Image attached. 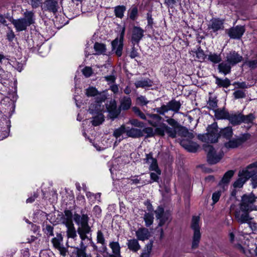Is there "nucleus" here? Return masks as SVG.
Segmentation results:
<instances>
[{
	"label": "nucleus",
	"mask_w": 257,
	"mask_h": 257,
	"mask_svg": "<svg viewBox=\"0 0 257 257\" xmlns=\"http://www.w3.org/2000/svg\"><path fill=\"white\" fill-rule=\"evenodd\" d=\"M74 220L77 225H80L77 229V232L82 241L84 240L87 238L86 234L91 231V228L88 225L89 217L88 215L83 214L80 216L77 213H75L74 214ZM80 245L81 247L82 246L86 248L82 241L81 242ZM81 249L82 248L81 247V249L78 251L79 257L82 256V254L80 253Z\"/></svg>",
	"instance_id": "obj_1"
},
{
	"label": "nucleus",
	"mask_w": 257,
	"mask_h": 257,
	"mask_svg": "<svg viewBox=\"0 0 257 257\" xmlns=\"http://www.w3.org/2000/svg\"><path fill=\"white\" fill-rule=\"evenodd\" d=\"M23 16V18L12 19L11 21L12 24L17 32L25 31L28 27L35 23V16L33 11L27 10Z\"/></svg>",
	"instance_id": "obj_2"
},
{
	"label": "nucleus",
	"mask_w": 257,
	"mask_h": 257,
	"mask_svg": "<svg viewBox=\"0 0 257 257\" xmlns=\"http://www.w3.org/2000/svg\"><path fill=\"white\" fill-rule=\"evenodd\" d=\"M207 131V133L206 134L198 135V138L201 141L207 143L216 142L219 137L217 123L214 122L208 125Z\"/></svg>",
	"instance_id": "obj_3"
},
{
	"label": "nucleus",
	"mask_w": 257,
	"mask_h": 257,
	"mask_svg": "<svg viewBox=\"0 0 257 257\" xmlns=\"http://www.w3.org/2000/svg\"><path fill=\"white\" fill-rule=\"evenodd\" d=\"M203 147L207 153V161L209 164H215L218 163L223 157V153L220 152L217 154L211 145L204 144Z\"/></svg>",
	"instance_id": "obj_4"
},
{
	"label": "nucleus",
	"mask_w": 257,
	"mask_h": 257,
	"mask_svg": "<svg viewBox=\"0 0 257 257\" xmlns=\"http://www.w3.org/2000/svg\"><path fill=\"white\" fill-rule=\"evenodd\" d=\"M257 197L252 193L245 194L241 197V202L239 203L242 208L246 209L247 210L251 211L256 210V208L254 205Z\"/></svg>",
	"instance_id": "obj_5"
},
{
	"label": "nucleus",
	"mask_w": 257,
	"mask_h": 257,
	"mask_svg": "<svg viewBox=\"0 0 257 257\" xmlns=\"http://www.w3.org/2000/svg\"><path fill=\"white\" fill-rule=\"evenodd\" d=\"M199 216H193L192 220L191 228L194 230L192 247L195 248L198 247L200 242L201 233L200 232V226Z\"/></svg>",
	"instance_id": "obj_6"
},
{
	"label": "nucleus",
	"mask_w": 257,
	"mask_h": 257,
	"mask_svg": "<svg viewBox=\"0 0 257 257\" xmlns=\"http://www.w3.org/2000/svg\"><path fill=\"white\" fill-rule=\"evenodd\" d=\"M125 30V27H123L120 33L119 38H115L111 42L112 50L115 51V54L118 57L122 55Z\"/></svg>",
	"instance_id": "obj_7"
},
{
	"label": "nucleus",
	"mask_w": 257,
	"mask_h": 257,
	"mask_svg": "<svg viewBox=\"0 0 257 257\" xmlns=\"http://www.w3.org/2000/svg\"><path fill=\"white\" fill-rule=\"evenodd\" d=\"M181 103L179 101L175 100H172L166 105H163L160 107L155 108L154 110L160 114H164L165 112L169 110H172L175 112H178L180 109Z\"/></svg>",
	"instance_id": "obj_8"
},
{
	"label": "nucleus",
	"mask_w": 257,
	"mask_h": 257,
	"mask_svg": "<svg viewBox=\"0 0 257 257\" xmlns=\"http://www.w3.org/2000/svg\"><path fill=\"white\" fill-rule=\"evenodd\" d=\"M250 212L251 211L247 210L246 209L242 208L241 206L239 205L238 208H237L234 212L235 218L240 224L247 223L252 219L249 214Z\"/></svg>",
	"instance_id": "obj_9"
},
{
	"label": "nucleus",
	"mask_w": 257,
	"mask_h": 257,
	"mask_svg": "<svg viewBox=\"0 0 257 257\" xmlns=\"http://www.w3.org/2000/svg\"><path fill=\"white\" fill-rule=\"evenodd\" d=\"M177 130L175 127H170L165 123H161L158 127H156L155 133L160 136H164L167 134L169 137L172 138H175L177 136Z\"/></svg>",
	"instance_id": "obj_10"
},
{
	"label": "nucleus",
	"mask_w": 257,
	"mask_h": 257,
	"mask_svg": "<svg viewBox=\"0 0 257 257\" xmlns=\"http://www.w3.org/2000/svg\"><path fill=\"white\" fill-rule=\"evenodd\" d=\"M249 134H244L236 139H233L232 140L230 139L228 142L224 143V146L226 148L228 149H234L237 148L242 144L244 143L246 141L249 139Z\"/></svg>",
	"instance_id": "obj_11"
},
{
	"label": "nucleus",
	"mask_w": 257,
	"mask_h": 257,
	"mask_svg": "<svg viewBox=\"0 0 257 257\" xmlns=\"http://www.w3.org/2000/svg\"><path fill=\"white\" fill-rule=\"evenodd\" d=\"M145 31L140 27L134 26L132 31L131 41L133 45L138 44L144 37Z\"/></svg>",
	"instance_id": "obj_12"
},
{
	"label": "nucleus",
	"mask_w": 257,
	"mask_h": 257,
	"mask_svg": "<svg viewBox=\"0 0 257 257\" xmlns=\"http://www.w3.org/2000/svg\"><path fill=\"white\" fill-rule=\"evenodd\" d=\"M224 21L219 18L211 19L208 25V29L211 30L213 32L216 33L219 31L223 30Z\"/></svg>",
	"instance_id": "obj_13"
},
{
	"label": "nucleus",
	"mask_w": 257,
	"mask_h": 257,
	"mask_svg": "<svg viewBox=\"0 0 257 257\" xmlns=\"http://www.w3.org/2000/svg\"><path fill=\"white\" fill-rule=\"evenodd\" d=\"M226 62L232 66L241 62L243 59L242 56L235 51H231L226 54L225 57Z\"/></svg>",
	"instance_id": "obj_14"
},
{
	"label": "nucleus",
	"mask_w": 257,
	"mask_h": 257,
	"mask_svg": "<svg viewBox=\"0 0 257 257\" xmlns=\"http://www.w3.org/2000/svg\"><path fill=\"white\" fill-rule=\"evenodd\" d=\"M106 107L111 118H116L120 113V110L117 108L116 102L114 99L107 101L106 103Z\"/></svg>",
	"instance_id": "obj_15"
},
{
	"label": "nucleus",
	"mask_w": 257,
	"mask_h": 257,
	"mask_svg": "<svg viewBox=\"0 0 257 257\" xmlns=\"http://www.w3.org/2000/svg\"><path fill=\"white\" fill-rule=\"evenodd\" d=\"M245 32L243 26H236L229 29L228 34L230 38L239 39Z\"/></svg>",
	"instance_id": "obj_16"
},
{
	"label": "nucleus",
	"mask_w": 257,
	"mask_h": 257,
	"mask_svg": "<svg viewBox=\"0 0 257 257\" xmlns=\"http://www.w3.org/2000/svg\"><path fill=\"white\" fill-rule=\"evenodd\" d=\"M58 5L55 0H46L42 6V10L55 13L57 12Z\"/></svg>",
	"instance_id": "obj_17"
},
{
	"label": "nucleus",
	"mask_w": 257,
	"mask_h": 257,
	"mask_svg": "<svg viewBox=\"0 0 257 257\" xmlns=\"http://www.w3.org/2000/svg\"><path fill=\"white\" fill-rule=\"evenodd\" d=\"M241 171L248 179L253 175H257V161L248 165Z\"/></svg>",
	"instance_id": "obj_18"
},
{
	"label": "nucleus",
	"mask_w": 257,
	"mask_h": 257,
	"mask_svg": "<svg viewBox=\"0 0 257 257\" xmlns=\"http://www.w3.org/2000/svg\"><path fill=\"white\" fill-rule=\"evenodd\" d=\"M136 235L138 240L144 241L150 238L151 234L148 229L145 227H142L139 228L136 231Z\"/></svg>",
	"instance_id": "obj_19"
},
{
	"label": "nucleus",
	"mask_w": 257,
	"mask_h": 257,
	"mask_svg": "<svg viewBox=\"0 0 257 257\" xmlns=\"http://www.w3.org/2000/svg\"><path fill=\"white\" fill-rule=\"evenodd\" d=\"M73 218H74V216H73L72 212L70 210H65L61 218L62 223L66 226L73 225Z\"/></svg>",
	"instance_id": "obj_20"
},
{
	"label": "nucleus",
	"mask_w": 257,
	"mask_h": 257,
	"mask_svg": "<svg viewBox=\"0 0 257 257\" xmlns=\"http://www.w3.org/2000/svg\"><path fill=\"white\" fill-rule=\"evenodd\" d=\"M146 163L150 164L149 170L150 171H155L160 170L157 163V161L152 156V153L146 155Z\"/></svg>",
	"instance_id": "obj_21"
},
{
	"label": "nucleus",
	"mask_w": 257,
	"mask_h": 257,
	"mask_svg": "<svg viewBox=\"0 0 257 257\" xmlns=\"http://www.w3.org/2000/svg\"><path fill=\"white\" fill-rule=\"evenodd\" d=\"M147 116L148 117L147 120L150 125L156 127L158 126V125L161 119L160 116L157 114L151 113L147 114Z\"/></svg>",
	"instance_id": "obj_22"
},
{
	"label": "nucleus",
	"mask_w": 257,
	"mask_h": 257,
	"mask_svg": "<svg viewBox=\"0 0 257 257\" xmlns=\"http://www.w3.org/2000/svg\"><path fill=\"white\" fill-rule=\"evenodd\" d=\"M126 134L128 137L138 138L143 137L142 130L136 128H126Z\"/></svg>",
	"instance_id": "obj_23"
},
{
	"label": "nucleus",
	"mask_w": 257,
	"mask_h": 257,
	"mask_svg": "<svg viewBox=\"0 0 257 257\" xmlns=\"http://www.w3.org/2000/svg\"><path fill=\"white\" fill-rule=\"evenodd\" d=\"M238 178L234 182L233 186L235 188H241L248 179L246 176L240 171L238 173Z\"/></svg>",
	"instance_id": "obj_24"
},
{
	"label": "nucleus",
	"mask_w": 257,
	"mask_h": 257,
	"mask_svg": "<svg viewBox=\"0 0 257 257\" xmlns=\"http://www.w3.org/2000/svg\"><path fill=\"white\" fill-rule=\"evenodd\" d=\"M227 120L233 125H236L241 123V113H229V116L227 117Z\"/></svg>",
	"instance_id": "obj_25"
},
{
	"label": "nucleus",
	"mask_w": 257,
	"mask_h": 257,
	"mask_svg": "<svg viewBox=\"0 0 257 257\" xmlns=\"http://www.w3.org/2000/svg\"><path fill=\"white\" fill-rule=\"evenodd\" d=\"M233 136V130L231 126H227L220 130L219 136H221L226 140H230Z\"/></svg>",
	"instance_id": "obj_26"
},
{
	"label": "nucleus",
	"mask_w": 257,
	"mask_h": 257,
	"mask_svg": "<svg viewBox=\"0 0 257 257\" xmlns=\"http://www.w3.org/2000/svg\"><path fill=\"white\" fill-rule=\"evenodd\" d=\"M231 66H232L226 61L220 63L218 66V69L219 72L226 75L230 72Z\"/></svg>",
	"instance_id": "obj_27"
},
{
	"label": "nucleus",
	"mask_w": 257,
	"mask_h": 257,
	"mask_svg": "<svg viewBox=\"0 0 257 257\" xmlns=\"http://www.w3.org/2000/svg\"><path fill=\"white\" fill-rule=\"evenodd\" d=\"M127 245L128 248L134 252H137L141 248V246L138 242V240L136 239L128 240Z\"/></svg>",
	"instance_id": "obj_28"
},
{
	"label": "nucleus",
	"mask_w": 257,
	"mask_h": 257,
	"mask_svg": "<svg viewBox=\"0 0 257 257\" xmlns=\"http://www.w3.org/2000/svg\"><path fill=\"white\" fill-rule=\"evenodd\" d=\"M214 115L217 119H227L229 112L224 108L214 109Z\"/></svg>",
	"instance_id": "obj_29"
},
{
	"label": "nucleus",
	"mask_w": 257,
	"mask_h": 257,
	"mask_svg": "<svg viewBox=\"0 0 257 257\" xmlns=\"http://www.w3.org/2000/svg\"><path fill=\"white\" fill-rule=\"evenodd\" d=\"M103 109V106L101 104L95 102L90 105L88 111L92 114H98V113H102Z\"/></svg>",
	"instance_id": "obj_30"
},
{
	"label": "nucleus",
	"mask_w": 257,
	"mask_h": 257,
	"mask_svg": "<svg viewBox=\"0 0 257 257\" xmlns=\"http://www.w3.org/2000/svg\"><path fill=\"white\" fill-rule=\"evenodd\" d=\"M136 88H145L151 87L153 85V82L150 79H141L137 81L135 83Z\"/></svg>",
	"instance_id": "obj_31"
},
{
	"label": "nucleus",
	"mask_w": 257,
	"mask_h": 257,
	"mask_svg": "<svg viewBox=\"0 0 257 257\" xmlns=\"http://www.w3.org/2000/svg\"><path fill=\"white\" fill-rule=\"evenodd\" d=\"M181 145L190 152L194 153L197 151L198 148V146L196 143H189L188 144H186L184 140L181 142Z\"/></svg>",
	"instance_id": "obj_32"
},
{
	"label": "nucleus",
	"mask_w": 257,
	"mask_h": 257,
	"mask_svg": "<svg viewBox=\"0 0 257 257\" xmlns=\"http://www.w3.org/2000/svg\"><path fill=\"white\" fill-rule=\"evenodd\" d=\"M94 49L95 54H104L106 51V45L103 43L96 42L94 45Z\"/></svg>",
	"instance_id": "obj_33"
},
{
	"label": "nucleus",
	"mask_w": 257,
	"mask_h": 257,
	"mask_svg": "<svg viewBox=\"0 0 257 257\" xmlns=\"http://www.w3.org/2000/svg\"><path fill=\"white\" fill-rule=\"evenodd\" d=\"M125 11L126 7L123 5L116 6L114 9V15L116 18L122 19Z\"/></svg>",
	"instance_id": "obj_34"
},
{
	"label": "nucleus",
	"mask_w": 257,
	"mask_h": 257,
	"mask_svg": "<svg viewBox=\"0 0 257 257\" xmlns=\"http://www.w3.org/2000/svg\"><path fill=\"white\" fill-rule=\"evenodd\" d=\"M159 220V222L157 228L159 227H162L164 225L166 222H170L171 220V214L168 212H166L165 214L161 216L160 218H158Z\"/></svg>",
	"instance_id": "obj_35"
},
{
	"label": "nucleus",
	"mask_w": 257,
	"mask_h": 257,
	"mask_svg": "<svg viewBox=\"0 0 257 257\" xmlns=\"http://www.w3.org/2000/svg\"><path fill=\"white\" fill-rule=\"evenodd\" d=\"M129 18L133 21L136 20L138 17V8L136 5H133L128 11Z\"/></svg>",
	"instance_id": "obj_36"
},
{
	"label": "nucleus",
	"mask_w": 257,
	"mask_h": 257,
	"mask_svg": "<svg viewBox=\"0 0 257 257\" xmlns=\"http://www.w3.org/2000/svg\"><path fill=\"white\" fill-rule=\"evenodd\" d=\"M96 115L92 117L91 123L94 126H97L101 124L104 120V117L102 113L96 114Z\"/></svg>",
	"instance_id": "obj_37"
},
{
	"label": "nucleus",
	"mask_w": 257,
	"mask_h": 257,
	"mask_svg": "<svg viewBox=\"0 0 257 257\" xmlns=\"http://www.w3.org/2000/svg\"><path fill=\"white\" fill-rule=\"evenodd\" d=\"M132 104V100L130 97L124 96L120 101V107L123 110H127L129 109Z\"/></svg>",
	"instance_id": "obj_38"
},
{
	"label": "nucleus",
	"mask_w": 257,
	"mask_h": 257,
	"mask_svg": "<svg viewBox=\"0 0 257 257\" xmlns=\"http://www.w3.org/2000/svg\"><path fill=\"white\" fill-rule=\"evenodd\" d=\"M208 60L213 63H218L221 60L222 58L220 54L210 53L208 55Z\"/></svg>",
	"instance_id": "obj_39"
},
{
	"label": "nucleus",
	"mask_w": 257,
	"mask_h": 257,
	"mask_svg": "<svg viewBox=\"0 0 257 257\" xmlns=\"http://www.w3.org/2000/svg\"><path fill=\"white\" fill-rule=\"evenodd\" d=\"M215 83L219 87L227 88L230 85L229 80L226 78L225 79H221L217 77H215Z\"/></svg>",
	"instance_id": "obj_40"
},
{
	"label": "nucleus",
	"mask_w": 257,
	"mask_h": 257,
	"mask_svg": "<svg viewBox=\"0 0 257 257\" xmlns=\"http://www.w3.org/2000/svg\"><path fill=\"white\" fill-rule=\"evenodd\" d=\"M234 174V171L233 170H229L227 172H226L224 174L219 184H227L230 181V179L233 176Z\"/></svg>",
	"instance_id": "obj_41"
},
{
	"label": "nucleus",
	"mask_w": 257,
	"mask_h": 257,
	"mask_svg": "<svg viewBox=\"0 0 257 257\" xmlns=\"http://www.w3.org/2000/svg\"><path fill=\"white\" fill-rule=\"evenodd\" d=\"M153 241H150L145 247L141 257H150L153 247Z\"/></svg>",
	"instance_id": "obj_42"
},
{
	"label": "nucleus",
	"mask_w": 257,
	"mask_h": 257,
	"mask_svg": "<svg viewBox=\"0 0 257 257\" xmlns=\"http://www.w3.org/2000/svg\"><path fill=\"white\" fill-rule=\"evenodd\" d=\"M124 133H126V127L124 125H121L119 127L114 130L113 136L117 140Z\"/></svg>",
	"instance_id": "obj_43"
},
{
	"label": "nucleus",
	"mask_w": 257,
	"mask_h": 257,
	"mask_svg": "<svg viewBox=\"0 0 257 257\" xmlns=\"http://www.w3.org/2000/svg\"><path fill=\"white\" fill-rule=\"evenodd\" d=\"M63 240V237L61 234H57L56 236L53 238L52 240V243L54 246L58 249L60 248L62 246L61 243Z\"/></svg>",
	"instance_id": "obj_44"
},
{
	"label": "nucleus",
	"mask_w": 257,
	"mask_h": 257,
	"mask_svg": "<svg viewBox=\"0 0 257 257\" xmlns=\"http://www.w3.org/2000/svg\"><path fill=\"white\" fill-rule=\"evenodd\" d=\"M154 218V215L152 213H146L144 214V220L147 227H149L153 224Z\"/></svg>",
	"instance_id": "obj_45"
},
{
	"label": "nucleus",
	"mask_w": 257,
	"mask_h": 257,
	"mask_svg": "<svg viewBox=\"0 0 257 257\" xmlns=\"http://www.w3.org/2000/svg\"><path fill=\"white\" fill-rule=\"evenodd\" d=\"M109 245L112 249V254H120V247L118 242H111L109 243Z\"/></svg>",
	"instance_id": "obj_46"
},
{
	"label": "nucleus",
	"mask_w": 257,
	"mask_h": 257,
	"mask_svg": "<svg viewBox=\"0 0 257 257\" xmlns=\"http://www.w3.org/2000/svg\"><path fill=\"white\" fill-rule=\"evenodd\" d=\"M67 227V235L69 238H74L77 236L76 231L74 224L66 226Z\"/></svg>",
	"instance_id": "obj_47"
},
{
	"label": "nucleus",
	"mask_w": 257,
	"mask_h": 257,
	"mask_svg": "<svg viewBox=\"0 0 257 257\" xmlns=\"http://www.w3.org/2000/svg\"><path fill=\"white\" fill-rule=\"evenodd\" d=\"M217 99L216 97H209L207 102L208 108L214 110L217 107Z\"/></svg>",
	"instance_id": "obj_48"
},
{
	"label": "nucleus",
	"mask_w": 257,
	"mask_h": 257,
	"mask_svg": "<svg viewBox=\"0 0 257 257\" xmlns=\"http://www.w3.org/2000/svg\"><path fill=\"white\" fill-rule=\"evenodd\" d=\"M241 123L244 122L246 123H251L255 118L254 115L252 113L244 115L241 113Z\"/></svg>",
	"instance_id": "obj_49"
},
{
	"label": "nucleus",
	"mask_w": 257,
	"mask_h": 257,
	"mask_svg": "<svg viewBox=\"0 0 257 257\" xmlns=\"http://www.w3.org/2000/svg\"><path fill=\"white\" fill-rule=\"evenodd\" d=\"M98 94V90L95 87L92 86L89 87L85 90V94L88 97L95 96L97 95Z\"/></svg>",
	"instance_id": "obj_50"
},
{
	"label": "nucleus",
	"mask_w": 257,
	"mask_h": 257,
	"mask_svg": "<svg viewBox=\"0 0 257 257\" xmlns=\"http://www.w3.org/2000/svg\"><path fill=\"white\" fill-rule=\"evenodd\" d=\"M155 172H151L150 173V178L152 183L154 182H158L160 179L159 176L161 174V171L160 170H155Z\"/></svg>",
	"instance_id": "obj_51"
},
{
	"label": "nucleus",
	"mask_w": 257,
	"mask_h": 257,
	"mask_svg": "<svg viewBox=\"0 0 257 257\" xmlns=\"http://www.w3.org/2000/svg\"><path fill=\"white\" fill-rule=\"evenodd\" d=\"M180 1L181 0H165L164 4L168 8L173 9L180 3Z\"/></svg>",
	"instance_id": "obj_52"
},
{
	"label": "nucleus",
	"mask_w": 257,
	"mask_h": 257,
	"mask_svg": "<svg viewBox=\"0 0 257 257\" xmlns=\"http://www.w3.org/2000/svg\"><path fill=\"white\" fill-rule=\"evenodd\" d=\"M133 110L135 114L140 118L146 120H147L148 117L147 115L144 113L138 107H134L133 108Z\"/></svg>",
	"instance_id": "obj_53"
},
{
	"label": "nucleus",
	"mask_w": 257,
	"mask_h": 257,
	"mask_svg": "<svg viewBox=\"0 0 257 257\" xmlns=\"http://www.w3.org/2000/svg\"><path fill=\"white\" fill-rule=\"evenodd\" d=\"M166 121L168 123L172 126L173 127H175L177 129H179V130H181V126L179 124V123L174 119L173 118H168L166 120Z\"/></svg>",
	"instance_id": "obj_54"
},
{
	"label": "nucleus",
	"mask_w": 257,
	"mask_h": 257,
	"mask_svg": "<svg viewBox=\"0 0 257 257\" xmlns=\"http://www.w3.org/2000/svg\"><path fill=\"white\" fill-rule=\"evenodd\" d=\"M143 136L145 134H147L146 137L150 138L154 136V133L152 127H146L142 130Z\"/></svg>",
	"instance_id": "obj_55"
},
{
	"label": "nucleus",
	"mask_w": 257,
	"mask_h": 257,
	"mask_svg": "<svg viewBox=\"0 0 257 257\" xmlns=\"http://www.w3.org/2000/svg\"><path fill=\"white\" fill-rule=\"evenodd\" d=\"M196 55L197 58L200 61L204 60L206 57V55H205L203 50H202L200 47H199L197 49V50L196 52Z\"/></svg>",
	"instance_id": "obj_56"
},
{
	"label": "nucleus",
	"mask_w": 257,
	"mask_h": 257,
	"mask_svg": "<svg viewBox=\"0 0 257 257\" xmlns=\"http://www.w3.org/2000/svg\"><path fill=\"white\" fill-rule=\"evenodd\" d=\"M138 103L141 105H146L149 103L150 101L148 100L144 96L141 95L137 99Z\"/></svg>",
	"instance_id": "obj_57"
},
{
	"label": "nucleus",
	"mask_w": 257,
	"mask_h": 257,
	"mask_svg": "<svg viewBox=\"0 0 257 257\" xmlns=\"http://www.w3.org/2000/svg\"><path fill=\"white\" fill-rule=\"evenodd\" d=\"M97 242L103 245L105 244V239L103 233L98 230L97 232Z\"/></svg>",
	"instance_id": "obj_58"
},
{
	"label": "nucleus",
	"mask_w": 257,
	"mask_h": 257,
	"mask_svg": "<svg viewBox=\"0 0 257 257\" xmlns=\"http://www.w3.org/2000/svg\"><path fill=\"white\" fill-rule=\"evenodd\" d=\"M30 5L33 9H37L43 5L42 0H30Z\"/></svg>",
	"instance_id": "obj_59"
},
{
	"label": "nucleus",
	"mask_w": 257,
	"mask_h": 257,
	"mask_svg": "<svg viewBox=\"0 0 257 257\" xmlns=\"http://www.w3.org/2000/svg\"><path fill=\"white\" fill-rule=\"evenodd\" d=\"M164 208L162 207L159 206L157 209L155 211L156 217L157 219L160 218L162 216L165 214Z\"/></svg>",
	"instance_id": "obj_60"
},
{
	"label": "nucleus",
	"mask_w": 257,
	"mask_h": 257,
	"mask_svg": "<svg viewBox=\"0 0 257 257\" xmlns=\"http://www.w3.org/2000/svg\"><path fill=\"white\" fill-rule=\"evenodd\" d=\"M129 122L133 125H134L135 126L139 127H144V124L143 122L139 121L137 119H131V120H130Z\"/></svg>",
	"instance_id": "obj_61"
},
{
	"label": "nucleus",
	"mask_w": 257,
	"mask_h": 257,
	"mask_svg": "<svg viewBox=\"0 0 257 257\" xmlns=\"http://www.w3.org/2000/svg\"><path fill=\"white\" fill-rule=\"evenodd\" d=\"M147 22H148L147 26L149 28L152 29L153 26L154 24V21H153V19L152 18V16L151 13H147Z\"/></svg>",
	"instance_id": "obj_62"
},
{
	"label": "nucleus",
	"mask_w": 257,
	"mask_h": 257,
	"mask_svg": "<svg viewBox=\"0 0 257 257\" xmlns=\"http://www.w3.org/2000/svg\"><path fill=\"white\" fill-rule=\"evenodd\" d=\"M96 96L97 97L96 98L95 102L99 103V104H101L102 102H104L106 98L105 95L101 93L98 92V94Z\"/></svg>",
	"instance_id": "obj_63"
},
{
	"label": "nucleus",
	"mask_w": 257,
	"mask_h": 257,
	"mask_svg": "<svg viewBox=\"0 0 257 257\" xmlns=\"http://www.w3.org/2000/svg\"><path fill=\"white\" fill-rule=\"evenodd\" d=\"M249 225V227L251 229L252 231L254 233H257V223H255L254 222H252L251 220L248 221V222H247Z\"/></svg>",
	"instance_id": "obj_64"
}]
</instances>
